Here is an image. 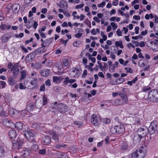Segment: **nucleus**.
I'll return each instance as SVG.
<instances>
[{"mask_svg": "<svg viewBox=\"0 0 158 158\" xmlns=\"http://www.w3.org/2000/svg\"><path fill=\"white\" fill-rule=\"evenodd\" d=\"M34 108V105L33 103H30L27 105V107L26 109L28 111H31Z\"/></svg>", "mask_w": 158, "mask_h": 158, "instance_id": "obj_28", "label": "nucleus"}, {"mask_svg": "<svg viewBox=\"0 0 158 158\" xmlns=\"http://www.w3.org/2000/svg\"><path fill=\"white\" fill-rule=\"evenodd\" d=\"M42 104L43 103H42V102L41 101L38 102H35V106L36 108H40L41 107L42 105H43Z\"/></svg>", "mask_w": 158, "mask_h": 158, "instance_id": "obj_42", "label": "nucleus"}, {"mask_svg": "<svg viewBox=\"0 0 158 158\" xmlns=\"http://www.w3.org/2000/svg\"><path fill=\"white\" fill-rule=\"evenodd\" d=\"M91 123L95 126H97L100 123L99 118L94 114L91 115Z\"/></svg>", "mask_w": 158, "mask_h": 158, "instance_id": "obj_8", "label": "nucleus"}, {"mask_svg": "<svg viewBox=\"0 0 158 158\" xmlns=\"http://www.w3.org/2000/svg\"><path fill=\"white\" fill-rule=\"evenodd\" d=\"M45 84L46 86H50L51 85L50 79H48L46 80L45 81Z\"/></svg>", "mask_w": 158, "mask_h": 158, "instance_id": "obj_47", "label": "nucleus"}, {"mask_svg": "<svg viewBox=\"0 0 158 158\" xmlns=\"http://www.w3.org/2000/svg\"><path fill=\"white\" fill-rule=\"evenodd\" d=\"M46 150L45 149L40 150L39 151V154L42 155H44L46 154Z\"/></svg>", "mask_w": 158, "mask_h": 158, "instance_id": "obj_39", "label": "nucleus"}, {"mask_svg": "<svg viewBox=\"0 0 158 158\" xmlns=\"http://www.w3.org/2000/svg\"><path fill=\"white\" fill-rule=\"evenodd\" d=\"M114 105L116 106L122 105V103L120 102L119 99H117L115 101H114Z\"/></svg>", "mask_w": 158, "mask_h": 158, "instance_id": "obj_38", "label": "nucleus"}, {"mask_svg": "<svg viewBox=\"0 0 158 158\" xmlns=\"http://www.w3.org/2000/svg\"><path fill=\"white\" fill-rule=\"evenodd\" d=\"M47 48L46 47H40L35 50V52H37L36 54H42L44 52H46L47 50Z\"/></svg>", "mask_w": 158, "mask_h": 158, "instance_id": "obj_17", "label": "nucleus"}, {"mask_svg": "<svg viewBox=\"0 0 158 158\" xmlns=\"http://www.w3.org/2000/svg\"><path fill=\"white\" fill-rule=\"evenodd\" d=\"M103 123L106 124H107L110 123V120L107 118H103L102 119Z\"/></svg>", "mask_w": 158, "mask_h": 158, "instance_id": "obj_46", "label": "nucleus"}, {"mask_svg": "<svg viewBox=\"0 0 158 158\" xmlns=\"http://www.w3.org/2000/svg\"><path fill=\"white\" fill-rule=\"evenodd\" d=\"M85 24L87 25L88 26V25H90V24H91L90 21L88 19H86L85 20Z\"/></svg>", "mask_w": 158, "mask_h": 158, "instance_id": "obj_63", "label": "nucleus"}, {"mask_svg": "<svg viewBox=\"0 0 158 158\" xmlns=\"http://www.w3.org/2000/svg\"><path fill=\"white\" fill-rule=\"evenodd\" d=\"M148 99L153 102L158 101V89H153L149 91L148 93Z\"/></svg>", "mask_w": 158, "mask_h": 158, "instance_id": "obj_3", "label": "nucleus"}, {"mask_svg": "<svg viewBox=\"0 0 158 158\" xmlns=\"http://www.w3.org/2000/svg\"><path fill=\"white\" fill-rule=\"evenodd\" d=\"M87 70H84V71L83 73V74H82V77L83 78L85 77L87 75Z\"/></svg>", "mask_w": 158, "mask_h": 158, "instance_id": "obj_64", "label": "nucleus"}, {"mask_svg": "<svg viewBox=\"0 0 158 158\" xmlns=\"http://www.w3.org/2000/svg\"><path fill=\"white\" fill-rule=\"evenodd\" d=\"M110 132L113 134H115L117 133V131H116L115 128V127H112L110 129Z\"/></svg>", "mask_w": 158, "mask_h": 158, "instance_id": "obj_52", "label": "nucleus"}, {"mask_svg": "<svg viewBox=\"0 0 158 158\" xmlns=\"http://www.w3.org/2000/svg\"><path fill=\"white\" fill-rule=\"evenodd\" d=\"M120 96L121 98L119 99L120 102L121 103V105H123L127 102V96L123 94H121Z\"/></svg>", "mask_w": 158, "mask_h": 158, "instance_id": "obj_15", "label": "nucleus"}, {"mask_svg": "<svg viewBox=\"0 0 158 158\" xmlns=\"http://www.w3.org/2000/svg\"><path fill=\"white\" fill-rule=\"evenodd\" d=\"M43 101V106H45L47 105L48 103V99L46 95H43L42 97Z\"/></svg>", "mask_w": 158, "mask_h": 158, "instance_id": "obj_33", "label": "nucleus"}, {"mask_svg": "<svg viewBox=\"0 0 158 158\" xmlns=\"http://www.w3.org/2000/svg\"><path fill=\"white\" fill-rule=\"evenodd\" d=\"M52 78L53 82L56 83H60L63 79V77L61 76H53Z\"/></svg>", "mask_w": 158, "mask_h": 158, "instance_id": "obj_21", "label": "nucleus"}, {"mask_svg": "<svg viewBox=\"0 0 158 158\" xmlns=\"http://www.w3.org/2000/svg\"><path fill=\"white\" fill-rule=\"evenodd\" d=\"M20 47L22 50L23 51L27 53L28 52V50L26 48H25L23 46L21 45Z\"/></svg>", "mask_w": 158, "mask_h": 158, "instance_id": "obj_61", "label": "nucleus"}, {"mask_svg": "<svg viewBox=\"0 0 158 158\" xmlns=\"http://www.w3.org/2000/svg\"><path fill=\"white\" fill-rule=\"evenodd\" d=\"M12 143L14 146H17V149L19 150L21 149L23 143V140L22 139L18 138L16 140H12Z\"/></svg>", "mask_w": 158, "mask_h": 158, "instance_id": "obj_6", "label": "nucleus"}, {"mask_svg": "<svg viewBox=\"0 0 158 158\" xmlns=\"http://www.w3.org/2000/svg\"><path fill=\"white\" fill-rule=\"evenodd\" d=\"M125 69L127 70V73H133V71L131 68H127L126 67L125 68Z\"/></svg>", "mask_w": 158, "mask_h": 158, "instance_id": "obj_51", "label": "nucleus"}, {"mask_svg": "<svg viewBox=\"0 0 158 158\" xmlns=\"http://www.w3.org/2000/svg\"><path fill=\"white\" fill-rule=\"evenodd\" d=\"M24 135L30 143L32 142H35L36 140L35 138L34 134L30 131H29L26 132Z\"/></svg>", "mask_w": 158, "mask_h": 158, "instance_id": "obj_7", "label": "nucleus"}, {"mask_svg": "<svg viewBox=\"0 0 158 158\" xmlns=\"http://www.w3.org/2000/svg\"><path fill=\"white\" fill-rule=\"evenodd\" d=\"M6 82L3 81H0V88L3 89L6 87Z\"/></svg>", "mask_w": 158, "mask_h": 158, "instance_id": "obj_36", "label": "nucleus"}, {"mask_svg": "<svg viewBox=\"0 0 158 158\" xmlns=\"http://www.w3.org/2000/svg\"><path fill=\"white\" fill-rule=\"evenodd\" d=\"M21 77L20 78L21 80L23 79L26 76V71L25 70H21Z\"/></svg>", "mask_w": 158, "mask_h": 158, "instance_id": "obj_32", "label": "nucleus"}, {"mask_svg": "<svg viewBox=\"0 0 158 158\" xmlns=\"http://www.w3.org/2000/svg\"><path fill=\"white\" fill-rule=\"evenodd\" d=\"M66 145L63 143H58L56 144L55 148L57 149H60L61 148H65Z\"/></svg>", "mask_w": 158, "mask_h": 158, "instance_id": "obj_29", "label": "nucleus"}, {"mask_svg": "<svg viewBox=\"0 0 158 158\" xmlns=\"http://www.w3.org/2000/svg\"><path fill=\"white\" fill-rule=\"evenodd\" d=\"M141 60H140L139 61V62H138V64L139 66H140L141 67H144L145 65V63H144L143 62L141 63L140 61Z\"/></svg>", "mask_w": 158, "mask_h": 158, "instance_id": "obj_53", "label": "nucleus"}, {"mask_svg": "<svg viewBox=\"0 0 158 158\" xmlns=\"http://www.w3.org/2000/svg\"><path fill=\"white\" fill-rule=\"evenodd\" d=\"M106 2L103 1L101 3L98 4L97 6L98 7H103L105 5Z\"/></svg>", "mask_w": 158, "mask_h": 158, "instance_id": "obj_50", "label": "nucleus"}, {"mask_svg": "<svg viewBox=\"0 0 158 158\" xmlns=\"http://www.w3.org/2000/svg\"><path fill=\"white\" fill-rule=\"evenodd\" d=\"M9 135L11 139H14L16 136V133L15 131L11 130L9 131Z\"/></svg>", "mask_w": 158, "mask_h": 158, "instance_id": "obj_25", "label": "nucleus"}, {"mask_svg": "<svg viewBox=\"0 0 158 158\" xmlns=\"http://www.w3.org/2000/svg\"><path fill=\"white\" fill-rule=\"evenodd\" d=\"M45 89V84H43L42 85L40 88V91H44Z\"/></svg>", "mask_w": 158, "mask_h": 158, "instance_id": "obj_54", "label": "nucleus"}, {"mask_svg": "<svg viewBox=\"0 0 158 158\" xmlns=\"http://www.w3.org/2000/svg\"><path fill=\"white\" fill-rule=\"evenodd\" d=\"M143 146L137 149L131 154V158H143L145 156L146 151Z\"/></svg>", "mask_w": 158, "mask_h": 158, "instance_id": "obj_2", "label": "nucleus"}, {"mask_svg": "<svg viewBox=\"0 0 158 158\" xmlns=\"http://www.w3.org/2000/svg\"><path fill=\"white\" fill-rule=\"evenodd\" d=\"M53 37L50 38L46 39L45 41V47L48 46L51 44V43L53 41Z\"/></svg>", "mask_w": 158, "mask_h": 158, "instance_id": "obj_24", "label": "nucleus"}, {"mask_svg": "<svg viewBox=\"0 0 158 158\" xmlns=\"http://www.w3.org/2000/svg\"><path fill=\"white\" fill-rule=\"evenodd\" d=\"M5 151L4 148L0 147V157H2L4 156Z\"/></svg>", "mask_w": 158, "mask_h": 158, "instance_id": "obj_35", "label": "nucleus"}, {"mask_svg": "<svg viewBox=\"0 0 158 158\" xmlns=\"http://www.w3.org/2000/svg\"><path fill=\"white\" fill-rule=\"evenodd\" d=\"M82 41L80 40H77L74 41L73 43V45L76 47H78L82 44Z\"/></svg>", "mask_w": 158, "mask_h": 158, "instance_id": "obj_30", "label": "nucleus"}, {"mask_svg": "<svg viewBox=\"0 0 158 158\" xmlns=\"http://www.w3.org/2000/svg\"><path fill=\"white\" fill-rule=\"evenodd\" d=\"M63 62L64 65L66 67L68 64L69 62L68 60L66 58H64L63 59Z\"/></svg>", "mask_w": 158, "mask_h": 158, "instance_id": "obj_44", "label": "nucleus"}, {"mask_svg": "<svg viewBox=\"0 0 158 158\" xmlns=\"http://www.w3.org/2000/svg\"><path fill=\"white\" fill-rule=\"evenodd\" d=\"M15 128L19 131L22 130L23 127V124L21 122H16L15 124Z\"/></svg>", "mask_w": 158, "mask_h": 158, "instance_id": "obj_20", "label": "nucleus"}, {"mask_svg": "<svg viewBox=\"0 0 158 158\" xmlns=\"http://www.w3.org/2000/svg\"><path fill=\"white\" fill-rule=\"evenodd\" d=\"M31 152V150L29 148H25V149L22 152V153L24 156H25L29 155Z\"/></svg>", "mask_w": 158, "mask_h": 158, "instance_id": "obj_27", "label": "nucleus"}, {"mask_svg": "<svg viewBox=\"0 0 158 158\" xmlns=\"http://www.w3.org/2000/svg\"><path fill=\"white\" fill-rule=\"evenodd\" d=\"M69 2L73 3V2L76 3H78L80 2L79 0H69Z\"/></svg>", "mask_w": 158, "mask_h": 158, "instance_id": "obj_57", "label": "nucleus"}, {"mask_svg": "<svg viewBox=\"0 0 158 158\" xmlns=\"http://www.w3.org/2000/svg\"><path fill=\"white\" fill-rule=\"evenodd\" d=\"M57 5L60 8L64 10H66L68 7L67 2L65 0H61L59 4H57Z\"/></svg>", "mask_w": 158, "mask_h": 158, "instance_id": "obj_12", "label": "nucleus"}, {"mask_svg": "<svg viewBox=\"0 0 158 158\" xmlns=\"http://www.w3.org/2000/svg\"><path fill=\"white\" fill-rule=\"evenodd\" d=\"M59 133L56 132H53L52 134V138L56 142H58L59 141Z\"/></svg>", "mask_w": 158, "mask_h": 158, "instance_id": "obj_19", "label": "nucleus"}, {"mask_svg": "<svg viewBox=\"0 0 158 158\" xmlns=\"http://www.w3.org/2000/svg\"><path fill=\"white\" fill-rule=\"evenodd\" d=\"M151 88L148 86H145L142 89L143 92L148 91L151 89Z\"/></svg>", "mask_w": 158, "mask_h": 158, "instance_id": "obj_49", "label": "nucleus"}, {"mask_svg": "<svg viewBox=\"0 0 158 158\" xmlns=\"http://www.w3.org/2000/svg\"><path fill=\"white\" fill-rule=\"evenodd\" d=\"M40 73L42 76L44 77H47L49 75L48 72H46V70H41L40 72Z\"/></svg>", "mask_w": 158, "mask_h": 158, "instance_id": "obj_31", "label": "nucleus"}, {"mask_svg": "<svg viewBox=\"0 0 158 158\" xmlns=\"http://www.w3.org/2000/svg\"><path fill=\"white\" fill-rule=\"evenodd\" d=\"M13 70V73L14 75V77H15L19 74V69L18 68H13V69H11L10 70L11 72Z\"/></svg>", "mask_w": 158, "mask_h": 158, "instance_id": "obj_26", "label": "nucleus"}, {"mask_svg": "<svg viewBox=\"0 0 158 158\" xmlns=\"http://www.w3.org/2000/svg\"><path fill=\"white\" fill-rule=\"evenodd\" d=\"M46 27L45 26H43L41 29H39L38 31L39 32H42V31H44L45 30Z\"/></svg>", "mask_w": 158, "mask_h": 158, "instance_id": "obj_62", "label": "nucleus"}, {"mask_svg": "<svg viewBox=\"0 0 158 158\" xmlns=\"http://www.w3.org/2000/svg\"><path fill=\"white\" fill-rule=\"evenodd\" d=\"M31 84L32 85V87L28 88L30 89H37L38 87V81L36 78H34L30 82Z\"/></svg>", "mask_w": 158, "mask_h": 158, "instance_id": "obj_13", "label": "nucleus"}, {"mask_svg": "<svg viewBox=\"0 0 158 158\" xmlns=\"http://www.w3.org/2000/svg\"><path fill=\"white\" fill-rule=\"evenodd\" d=\"M106 105L108 106H109L111 105V104L114 105V101L110 100L106 101L105 102Z\"/></svg>", "mask_w": 158, "mask_h": 158, "instance_id": "obj_41", "label": "nucleus"}, {"mask_svg": "<svg viewBox=\"0 0 158 158\" xmlns=\"http://www.w3.org/2000/svg\"><path fill=\"white\" fill-rule=\"evenodd\" d=\"M157 123L156 121H154L152 122L149 127L148 128V133L150 135H152L155 133L157 129Z\"/></svg>", "mask_w": 158, "mask_h": 158, "instance_id": "obj_5", "label": "nucleus"}, {"mask_svg": "<svg viewBox=\"0 0 158 158\" xmlns=\"http://www.w3.org/2000/svg\"><path fill=\"white\" fill-rule=\"evenodd\" d=\"M53 105L55 106V107H57L58 111L61 114H64L67 111L68 106L64 104L60 103L58 104L57 102H55Z\"/></svg>", "mask_w": 158, "mask_h": 158, "instance_id": "obj_4", "label": "nucleus"}, {"mask_svg": "<svg viewBox=\"0 0 158 158\" xmlns=\"http://www.w3.org/2000/svg\"><path fill=\"white\" fill-rule=\"evenodd\" d=\"M110 25L113 27V30H115L118 27V26L117 24L113 22H112L110 23Z\"/></svg>", "mask_w": 158, "mask_h": 158, "instance_id": "obj_48", "label": "nucleus"}, {"mask_svg": "<svg viewBox=\"0 0 158 158\" xmlns=\"http://www.w3.org/2000/svg\"><path fill=\"white\" fill-rule=\"evenodd\" d=\"M84 4L77 5L75 6V8L77 9H81L84 6Z\"/></svg>", "mask_w": 158, "mask_h": 158, "instance_id": "obj_56", "label": "nucleus"}, {"mask_svg": "<svg viewBox=\"0 0 158 158\" xmlns=\"http://www.w3.org/2000/svg\"><path fill=\"white\" fill-rule=\"evenodd\" d=\"M115 128L117 131V133L119 134L123 133L125 131L124 127L122 125H120L115 126Z\"/></svg>", "mask_w": 158, "mask_h": 158, "instance_id": "obj_14", "label": "nucleus"}, {"mask_svg": "<svg viewBox=\"0 0 158 158\" xmlns=\"http://www.w3.org/2000/svg\"><path fill=\"white\" fill-rule=\"evenodd\" d=\"M116 80L118 84L121 83L125 81L124 79L123 78H118L116 79Z\"/></svg>", "mask_w": 158, "mask_h": 158, "instance_id": "obj_43", "label": "nucleus"}, {"mask_svg": "<svg viewBox=\"0 0 158 158\" xmlns=\"http://www.w3.org/2000/svg\"><path fill=\"white\" fill-rule=\"evenodd\" d=\"M36 52L35 51L34 52H32L29 53L26 57L27 61L28 62H30L32 61L35 56V54H36Z\"/></svg>", "mask_w": 158, "mask_h": 158, "instance_id": "obj_11", "label": "nucleus"}, {"mask_svg": "<svg viewBox=\"0 0 158 158\" xmlns=\"http://www.w3.org/2000/svg\"><path fill=\"white\" fill-rule=\"evenodd\" d=\"M82 34V33L78 32L77 34L75 35V36L77 38H79L81 37Z\"/></svg>", "mask_w": 158, "mask_h": 158, "instance_id": "obj_59", "label": "nucleus"}, {"mask_svg": "<svg viewBox=\"0 0 158 158\" xmlns=\"http://www.w3.org/2000/svg\"><path fill=\"white\" fill-rule=\"evenodd\" d=\"M12 35L11 33H6L3 35L1 37V40L2 42L4 43H6L12 37Z\"/></svg>", "mask_w": 158, "mask_h": 158, "instance_id": "obj_9", "label": "nucleus"}, {"mask_svg": "<svg viewBox=\"0 0 158 158\" xmlns=\"http://www.w3.org/2000/svg\"><path fill=\"white\" fill-rule=\"evenodd\" d=\"M33 38L31 37V38L30 39V40H26L25 41V44H29L30 43L32 42L33 41Z\"/></svg>", "mask_w": 158, "mask_h": 158, "instance_id": "obj_60", "label": "nucleus"}, {"mask_svg": "<svg viewBox=\"0 0 158 158\" xmlns=\"http://www.w3.org/2000/svg\"><path fill=\"white\" fill-rule=\"evenodd\" d=\"M150 48L155 52L158 51V43L155 44L154 46L151 47Z\"/></svg>", "mask_w": 158, "mask_h": 158, "instance_id": "obj_34", "label": "nucleus"}, {"mask_svg": "<svg viewBox=\"0 0 158 158\" xmlns=\"http://www.w3.org/2000/svg\"><path fill=\"white\" fill-rule=\"evenodd\" d=\"M69 40L68 39H67L66 40H64L63 39H60V42H61L63 44H64V46H65L66 45L67 42Z\"/></svg>", "mask_w": 158, "mask_h": 158, "instance_id": "obj_55", "label": "nucleus"}, {"mask_svg": "<svg viewBox=\"0 0 158 158\" xmlns=\"http://www.w3.org/2000/svg\"><path fill=\"white\" fill-rule=\"evenodd\" d=\"M137 132L138 133V136H135L134 137V140L137 139L136 141H137L138 142L140 141L142 137L145 136L148 134V128L146 127H145V128L140 127L139 128L137 131Z\"/></svg>", "mask_w": 158, "mask_h": 158, "instance_id": "obj_1", "label": "nucleus"}, {"mask_svg": "<svg viewBox=\"0 0 158 158\" xmlns=\"http://www.w3.org/2000/svg\"><path fill=\"white\" fill-rule=\"evenodd\" d=\"M9 112L10 114L13 115H15L17 113V110L14 109H10Z\"/></svg>", "mask_w": 158, "mask_h": 158, "instance_id": "obj_40", "label": "nucleus"}, {"mask_svg": "<svg viewBox=\"0 0 158 158\" xmlns=\"http://www.w3.org/2000/svg\"><path fill=\"white\" fill-rule=\"evenodd\" d=\"M51 140L49 136H46L42 138L41 143L44 145H48L51 143Z\"/></svg>", "mask_w": 158, "mask_h": 158, "instance_id": "obj_10", "label": "nucleus"}, {"mask_svg": "<svg viewBox=\"0 0 158 158\" xmlns=\"http://www.w3.org/2000/svg\"><path fill=\"white\" fill-rule=\"evenodd\" d=\"M75 81L76 80L75 79H69V77H67L65 78V80L64 81L63 84L64 85H67L69 83L72 84L75 82Z\"/></svg>", "mask_w": 158, "mask_h": 158, "instance_id": "obj_18", "label": "nucleus"}, {"mask_svg": "<svg viewBox=\"0 0 158 158\" xmlns=\"http://www.w3.org/2000/svg\"><path fill=\"white\" fill-rule=\"evenodd\" d=\"M8 83L10 85H15L16 82L14 80V78L12 77H10L8 78Z\"/></svg>", "mask_w": 158, "mask_h": 158, "instance_id": "obj_23", "label": "nucleus"}, {"mask_svg": "<svg viewBox=\"0 0 158 158\" xmlns=\"http://www.w3.org/2000/svg\"><path fill=\"white\" fill-rule=\"evenodd\" d=\"M116 34L118 36H122V33L119 28L117 30Z\"/></svg>", "mask_w": 158, "mask_h": 158, "instance_id": "obj_58", "label": "nucleus"}, {"mask_svg": "<svg viewBox=\"0 0 158 158\" xmlns=\"http://www.w3.org/2000/svg\"><path fill=\"white\" fill-rule=\"evenodd\" d=\"M20 6L19 4H15L12 7V10L15 12L18 13L20 10Z\"/></svg>", "mask_w": 158, "mask_h": 158, "instance_id": "obj_22", "label": "nucleus"}, {"mask_svg": "<svg viewBox=\"0 0 158 158\" xmlns=\"http://www.w3.org/2000/svg\"><path fill=\"white\" fill-rule=\"evenodd\" d=\"M32 145L31 147V151L36 152L38 150L39 146L38 144H37V142L35 140V142H32Z\"/></svg>", "mask_w": 158, "mask_h": 158, "instance_id": "obj_16", "label": "nucleus"}, {"mask_svg": "<svg viewBox=\"0 0 158 158\" xmlns=\"http://www.w3.org/2000/svg\"><path fill=\"white\" fill-rule=\"evenodd\" d=\"M7 26L5 24H2L0 26V29L2 31L5 30Z\"/></svg>", "mask_w": 158, "mask_h": 158, "instance_id": "obj_45", "label": "nucleus"}, {"mask_svg": "<svg viewBox=\"0 0 158 158\" xmlns=\"http://www.w3.org/2000/svg\"><path fill=\"white\" fill-rule=\"evenodd\" d=\"M118 62L117 61H116L115 62V64H113V66H112V67L110 68V70H112V72H113L114 71L113 70H114L115 68H117L118 67Z\"/></svg>", "mask_w": 158, "mask_h": 158, "instance_id": "obj_37", "label": "nucleus"}]
</instances>
